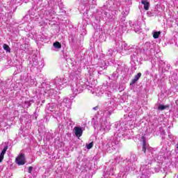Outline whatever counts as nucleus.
I'll list each match as a JSON object with an SVG mask.
<instances>
[{
  "mask_svg": "<svg viewBox=\"0 0 178 178\" xmlns=\"http://www.w3.org/2000/svg\"><path fill=\"white\" fill-rule=\"evenodd\" d=\"M99 108V107L98 106H95V108H93V110H95V111H97V109Z\"/></svg>",
  "mask_w": 178,
  "mask_h": 178,
  "instance_id": "13",
  "label": "nucleus"
},
{
  "mask_svg": "<svg viewBox=\"0 0 178 178\" xmlns=\"http://www.w3.org/2000/svg\"><path fill=\"white\" fill-rule=\"evenodd\" d=\"M53 46L56 48V49H60L61 48V44L58 42H56L55 43L53 44Z\"/></svg>",
  "mask_w": 178,
  "mask_h": 178,
  "instance_id": "9",
  "label": "nucleus"
},
{
  "mask_svg": "<svg viewBox=\"0 0 178 178\" xmlns=\"http://www.w3.org/2000/svg\"><path fill=\"white\" fill-rule=\"evenodd\" d=\"M3 49L8 53L11 52V49L10 48L8 44H3Z\"/></svg>",
  "mask_w": 178,
  "mask_h": 178,
  "instance_id": "7",
  "label": "nucleus"
},
{
  "mask_svg": "<svg viewBox=\"0 0 178 178\" xmlns=\"http://www.w3.org/2000/svg\"><path fill=\"white\" fill-rule=\"evenodd\" d=\"M142 140H143V152H144V154L146 153L147 151V142H146V138L145 136H142Z\"/></svg>",
  "mask_w": 178,
  "mask_h": 178,
  "instance_id": "6",
  "label": "nucleus"
},
{
  "mask_svg": "<svg viewBox=\"0 0 178 178\" xmlns=\"http://www.w3.org/2000/svg\"><path fill=\"white\" fill-rule=\"evenodd\" d=\"M32 170H33V167H32V166H30V167L28 168V172L31 173Z\"/></svg>",
  "mask_w": 178,
  "mask_h": 178,
  "instance_id": "12",
  "label": "nucleus"
},
{
  "mask_svg": "<svg viewBox=\"0 0 178 178\" xmlns=\"http://www.w3.org/2000/svg\"><path fill=\"white\" fill-rule=\"evenodd\" d=\"M94 147V143H90L89 144L86 145V148L88 149H91Z\"/></svg>",
  "mask_w": 178,
  "mask_h": 178,
  "instance_id": "11",
  "label": "nucleus"
},
{
  "mask_svg": "<svg viewBox=\"0 0 178 178\" xmlns=\"http://www.w3.org/2000/svg\"><path fill=\"white\" fill-rule=\"evenodd\" d=\"M15 162L19 165H24L26 163V159L24 158V154H21L15 159Z\"/></svg>",
  "mask_w": 178,
  "mask_h": 178,
  "instance_id": "1",
  "label": "nucleus"
},
{
  "mask_svg": "<svg viewBox=\"0 0 178 178\" xmlns=\"http://www.w3.org/2000/svg\"><path fill=\"white\" fill-rule=\"evenodd\" d=\"M141 3L144 5V10H149V2L147 0H142Z\"/></svg>",
  "mask_w": 178,
  "mask_h": 178,
  "instance_id": "5",
  "label": "nucleus"
},
{
  "mask_svg": "<svg viewBox=\"0 0 178 178\" xmlns=\"http://www.w3.org/2000/svg\"><path fill=\"white\" fill-rule=\"evenodd\" d=\"M177 149H178V145H177Z\"/></svg>",
  "mask_w": 178,
  "mask_h": 178,
  "instance_id": "14",
  "label": "nucleus"
},
{
  "mask_svg": "<svg viewBox=\"0 0 178 178\" xmlns=\"http://www.w3.org/2000/svg\"><path fill=\"white\" fill-rule=\"evenodd\" d=\"M169 108H170L169 105H165V106L159 105L158 108L159 110L163 111L164 109H167Z\"/></svg>",
  "mask_w": 178,
  "mask_h": 178,
  "instance_id": "8",
  "label": "nucleus"
},
{
  "mask_svg": "<svg viewBox=\"0 0 178 178\" xmlns=\"http://www.w3.org/2000/svg\"><path fill=\"white\" fill-rule=\"evenodd\" d=\"M141 75L142 74L140 72L138 73V74L136 75L135 78L132 79V81H131L130 86H132L134 83H136V82H137L138 80L140 79V78L141 77Z\"/></svg>",
  "mask_w": 178,
  "mask_h": 178,
  "instance_id": "4",
  "label": "nucleus"
},
{
  "mask_svg": "<svg viewBox=\"0 0 178 178\" xmlns=\"http://www.w3.org/2000/svg\"><path fill=\"white\" fill-rule=\"evenodd\" d=\"M74 131H75V136L80 138L83 136V131L81 127H74Z\"/></svg>",
  "mask_w": 178,
  "mask_h": 178,
  "instance_id": "2",
  "label": "nucleus"
},
{
  "mask_svg": "<svg viewBox=\"0 0 178 178\" xmlns=\"http://www.w3.org/2000/svg\"><path fill=\"white\" fill-rule=\"evenodd\" d=\"M160 35H161V32H154L153 38L155 39H158Z\"/></svg>",
  "mask_w": 178,
  "mask_h": 178,
  "instance_id": "10",
  "label": "nucleus"
},
{
  "mask_svg": "<svg viewBox=\"0 0 178 178\" xmlns=\"http://www.w3.org/2000/svg\"><path fill=\"white\" fill-rule=\"evenodd\" d=\"M8 149V146H5L3 148V150H2L0 154V163L3 162V160L4 159V155L6 154Z\"/></svg>",
  "mask_w": 178,
  "mask_h": 178,
  "instance_id": "3",
  "label": "nucleus"
}]
</instances>
